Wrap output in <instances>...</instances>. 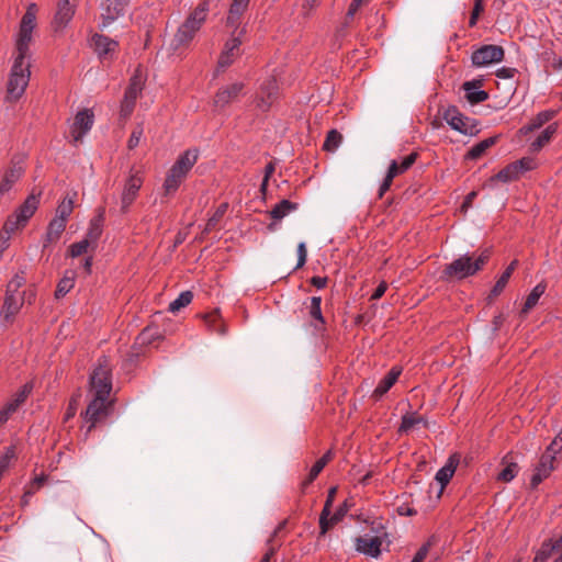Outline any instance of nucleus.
Returning <instances> with one entry per match:
<instances>
[{
	"mask_svg": "<svg viewBox=\"0 0 562 562\" xmlns=\"http://www.w3.org/2000/svg\"><path fill=\"white\" fill-rule=\"evenodd\" d=\"M37 7L30 3L21 19L19 32L15 36V54L8 82L10 99H19L25 91L31 77V50L33 31L36 27Z\"/></svg>",
	"mask_w": 562,
	"mask_h": 562,
	"instance_id": "f257e3e1",
	"label": "nucleus"
},
{
	"mask_svg": "<svg viewBox=\"0 0 562 562\" xmlns=\"http://www.w3.org/2000/svg\"><path fill=\"white\" fill-rule=\"evenodd\" d=\"M90 385L92 398L85 412V419L90 423L89 431L98 422L105 418L112 408V402L109 400L112 391L111 367L105 356L98 359V364L90 375Z\"/></svg>",
	"mask_w": 562,
	"mask_h": 562,
	"instance_id": "f03ea898",
	"label": "nucleus"
},
{
	"mask_svg": "<svg viewBox=\"0 0 562 562\" xmlns=\"http://www.w3.org/2000/svg\"><path fill=\"white\" fill-rule=\"evenodd\" d=\"M490 258V250L484 249L480 254L465 252L446 265L440 273V280L445 282L461 281L475 276L483 269Z\"/></svg>",
	"mask_w": 562,
	"mask_h": 562,
	"instance_id": "7ed1b4c3",
	"label": "nucleus"
},
{
	"mask_svg": "<svg viewBox=\"0 0 562 562\" xmlns=\"http://www.w3.org/2000/svg\"><path fill=\"white\" fill-rule=\"evenodd\" d=\"M209 11V3L206 1L200 3L186 19V21L178 27L177 33L172 40V46L178 49L188 46L194 38L196 32L201 29L206 19Z\"/></svg>",
	"mask_w": 562,
	"mask_h": 562,
	"instance_id": "20e7f679",
	"label": "nucleus"
},
{
	"mask_svg": "<svg viewBox=\"0 0 562 562\" xmlns=\"http://www.w3.org/2000/svg\"><path fill=\"white\" fill-rule=\"evenodd\" d=\"M443 120L452 130L467 136H475L481 131L476 119L465 116L454 105H450L445 110Z\"/></svg>",
	"mask_w": 562,
	"mask_h": 562,
	"instance_id": "39448f33",
	"label": "nucleus"
},
{
	"mask_svg": "<svg viewBox=\"0 0 562 562\" xmlns=\"http://www.w3.org/2000/svg\"><path fill=\"white\" fill-rule=\"evenodd\" d=\"M387 537L386 531L382 526L376 529L375 536L363 535L355 540V548L359 553L370 558L378 559L381 555V548Z\"/></svg>",
	"mask_w": 562,
	"mask_h": 562,
	"instance_id": "423d86ee",
	"label": "nucleus"
},
{
	"mask_svg": "<svg viewBox=\"0 0 562 562\" xmlns=\"http://www.w3.org/2000/svg\"><path fill=\"white\" fill-rule=\"evenodd\" d=\"M505 50L498 45H483L475 49L471 55V61L474 67L481 68L492 64L503 61Z\"/></svg>",
	"mask_w": 562,
	"mask_h": 562,
	"instance_id": "0eeeda50",
	"label": "nucleus"
},
{
	"mask_svg": "<svg viewBox=\"0 0 562 562\" xmlns=\"http://www.w3.org/2000/svg\"><path fill=\"white\" fill-rule=\"evenodd\" d=\"M143 186V178L138 171L131 173L126 179L121 193V213L128 212L130 206L136 200L138 192Z\"/></svg>",
	"mask_w": 562,
	"mask_h": 562,
	"instance_id": "6e6552de",
	"label": "nucleus"
},
{
	"mask_svg": "<svg viewBox=\"0 0 562 562\" xmlns=\"http://www.w3.org/2000/svg\"><path fill=\"white\" fill-rule=\"evenodd\" d=\"M94 123V114L91 110L85 109L79 111L72 122L70 127V135L72 137V142L77 144L82 139V137L92 128Z\"/></svg>",
	"mask_w": 562,
	"mask_h": 562,
	"instance_id": "1a4fd4ad",
	"label": "nucleus"
},
{
	"mask_svg": "<svg viewBox=\"0 0 562 562\" xmlns=\"http://www.w3.org/2000/svg\"><path fill=\"white\" fill-rule=\"evenodd\" d=\"M240 45L241 40L239 36H232L226 41L217 61L215 76H217L221 71H224L234 63L237 57L240 56Z\"/></svg>",
	"mask_w": 562,
	"mask_h": 562,
	"instance_id": "9d476101",
	"label": "nucleus"
},
{
	"mask_svg": "<svg viewBox=\"0 0 562 562\" xmlns=\"http://www.w3.org/2000/svg\"><path fill=\"white\" fill-rule=\"evenodd\" d=\"M244 88L245 85L241 81H236L220 88L214 97V105L217 109L226 108L228 104L238 99V97L243 93Z\"/></svg>",
	"mask_w": 562,
	"mask_h": 562,
	"instance_id": "9b49d317",
	"label": "nucleus"
},
{
	"mask_svg": "<svg viewBox=\"0 0 562 562\" xmlns=\"http://www.w3.org/2000/svg\"><path fill=\"white\" fill-rule=\"evenodd\" d=\"M76 11V0H59L54 19L56 31L65 29L71 21Z\"/></svg>",
	"mask_w": 562,
	"mask_h": 562,
	"instance_id": "f8f14e48",
	"label": "nucleus"
},
{
	"mask_svg": "<svg viewBox=\"0 0 562 562\" xmlns=\"http://www.w3.org/2000/svg\"><path fill=\"white\" fill-rule=\"evenodd\" d=\"M554 461L548 456H541L539 462L535 467L533 474L530 479V485L536 488L543 480L548 479L554 470Z\"/></svg>",
	"mask_w": 562,
	"mask_h": 562,
	"instance_id": "ddd939ff",
	"label": "nucleus"
},
{
	"mask_svg": "<svg viewBox=\"0 0 562 562\" xmlns=\"http://www.w3.org/2000/svg\"><path fill=\"white\" fill-rule=\"evenodd\" d=\"M481 87H482L481 79L465 81L462 85V89L465 93V99L471 104H477V103L484 102L488 99V93L485 90H482Z\"/></svg>",
	"mask_w": 562,
	"mask_h": 562,
	"instance_id": "4468645a",
	"label": "nucleus"
},
{
	"mask_svg": "<svg viewBox=\"0 0 562 562\" xmlns=\"http://www.w3.org/2000/svg\"><path fill=\"white\" fill-rule=\"evenodd\" d=\"M278 86L274 79H269L261 86L260 94L257 98V106L261 111H267L276 100Z\"/></svg>",
	"mask_w": 562,
	"mask_h": 562,
	"instance_id": "2eb2a0df",
	"label": "nucleus"
},
{
	"mask_svg": "<svg viewBox=\"0 0 562 562\" xmlns=\"http://www.w3.org/2000/svg\"><path fill=\"white\" fill-rule=\"evenodd\" d=\"M562 549V535L557 539L546 540L537 551L533 562H547Z\"/></svg>",
	"mask_w": 562,
	"mask_h": 562,
	"instance_id": "dca6fc26",
	"label": "nucleus"
},
{
	"mask_svg": "<svg viewBox=\"0 0 562 562\" xmlns=\"http://www.w3.org/2000/svg\"><path fill=\"white\" fill-rule=\"evenodd\" d=\"M105 220V210L103 207H99L97 214L91 218L89 228L87 232L86 239H89L91 244H95L98 239L101 237L103 232V224Z\"/></svg>",
	"mask_w": 562,
	"mask_h": 562,
	"instance_id": "f3484780",
	"label": "nucleus"
},
{
	"mask_svg": "<svg viewBox=\"0 0 562 562\" xmlns=\"http://www.w3.org/2000/svg\"><path fill=\"white\" fill-rule=\"evenodd\" d=\"M92 44L100 57L112 54L119 45L116 41L101 34H94L92 36Z\"/></svg>",
	"mask_w": 562,
	"mask_h": 562,
	"instance_id": "a211bd4d",
	"label": "nucleus"
},
{
	"mask_svg": "<svg viewBox=\"0 0 562 562\" xmlns=\"http://www.w3.org/2000/svg\"><path fill=\"white\" fill-rule=\"evenodd\" d=\"M518 265V260H513L509 266L504 270V272L501 274V277L497 279L496 283L492 288L487 299L488 301H492L494 297L498 296L503 290L506 288L514 270L516 269Z\"/></svg>",
	"mask_w": 562,
	"mask_h": 562,
	"instance_id": "6ab92c4d",
	"label": "nucleus"
},
{
	"mask_svg": "<svg viewBox=\"0 0 562 562\" xmlns=\"http://www.w3.org/2000/svg\"><path fill=\"white\" fill-rule=\"evenodd\" d=\"M401 373L402 369L400 367H393L389 373L379 382L373 392V395L375 397L383 396L394 385Z\"/></svg>",
	"mask_w": 562,
	"mask_h": 562,
	"instance_id": "aec40b11",
	"label": "nucleus"
},
{
	"mask_svg": "<svg viewBox=\"0 0 562 562\" xmlns=\"http://www.w3.org/2000/svg\"><path fill=\"white\" fill-rule=\"evenodd\" d=\"M198 160V151L188 149L183 154H181L176 162L172 165V167L179 171L183 176H187L191 168L194 166V164Z\"/></svg>",
	"mask_w": 562,
	"mask_h": 562,
	"instance_id": "412c9836",
	"label": "nucleus"
},
{
	"mask_svg": "<svg viewBox=\"0 0 562 562\" xmlns=\"http://www.w3.org/2000/svg\"><path fill=\"white\" fill-rule=\"evenodd\" d=\"M250 0H233L226 23L229 26L237 27L239 18L247 10Z\"/></svg>",
	"mask_w": 562,
	"mask_h": 562,
	"instance_id": "4be33fe9",
	"label": "nucleus"
},
{
	"mask_svg": "<svg viewBox=\"0 0 562 562\" xmlns=\"http://www.w3.org/2000/svg\"><path fill=\"white\" fill-rule=\"evenodd\" d=\"M144 81L145 80L140 71L137 70L130 79V83L125 90L124 98L136 101L143 91Z\"/></svg>",
	"mask_w": 562,
	"mask_h": 562,
	"instance_id": "5701e85b",
	"label": "nucleus"
},
{
	"mask_svg": "<svg viewBox=\"0 0 562 562\" xmlns=\"http://www.w3.org/2000/svg\"><path fill=\"white\" fill-rule=\"evenodd\" d=\"M37 206L38 198L31 194L15 212L16 216L20 217V222L26 223L37 210Z\"/></svg>",
	"mask_w": 562,
	"mask_h": 562,
	"instance_id": "b1692460",
	"label": "nucleus"
},
{
	"mask_svg": "<svg viewBox=\"0 0 562 562\" xmlns=\"http://www.w3.org/2000/svg\"><path fill=\"white\" fill-rule=\"evenodd\" d=\"M419 425L426 426V420L417 413H408L402 417V423L398 428L400 434H408Z\"/></svg>",
	"mask_w": 562,
	"mask_h": 562,
	"instance_id": "393cba45",
	"label": "nucleus"
},
{
	"mask_svg": "<svg viewBox=\"0 0 562 562\" xmlns=\"http://www.w3.org/2000/svg\"><path fill=\"white\" fill-rule=\"evenodd\" d=\"M23 168L19 165H14L10 168L3 176V179L0 183V194H5L12 186L18 181V179L22 176Z\"/></svg>",
	"mask_w": 562,
	"mask_h": 562,
	"instance_id": "a878e982",
	"label": "nucleus"
},
{
	"mask_svg": "<svg viewBox=\"0 0 562 562\" xmlns=\"http://www.w3.org/2000/svg\"><path fill=\"white\" fill-rule=\"evenodd\" d=\"M184 178L181 171L171 167L164 182L165 193L167 195L175 193Z\"/></svg>",
	"mask_w": 562,
	"mask_h": 562,
	"instance_id": "bb28decb",
	"label": "nucleus"
},
{
	"mask_svg": "<svg viewBox=\"0 0 562 562\" xmlns=\"http://www.w3.org/2000/svg\"><path fill=\"white\" fill-rule=\"evenodd\" d=\"M65 228L66 223L63 222V220H57L54 217L48 224L44 247H46L48 244L57 241Z\"/></svg>",
	"mask_w": 562,
	"mask_h": 562,
	"instance_id": "cd10ccee",
	"label": "nucleus"
},
{
	"mask_svg": "<svg viewBox=\"0 0 562 562\" xmlns=\"http://www.w3.org/2000/svg\"><path fill=\"white\" fill-rule=\"evenodd\" d=\"M458 462L453 460V458H450L448 462L437 471L436 473V481L441 485L443 488L451 477L453 476L456 469H457Z\"/></svg>",
	"mask_w": 562,
	"mask_h": 562,
	"instance_id": "c85d7f7f",
	"label": "nucleus"
},
{
	"mask_svg": "<svg viewBox=\"0 0 562 562\" xmlns=\"http://www.w3.org/2000/svg\"><path fill=\"white\" fill-rule=\"evenodd\" d=\"M544 291H546V284L544 283H538L531 290V292L528 294V296L526 297L525 303H524V305L521 307V312L522 313H528L532 307H535L538 304L539 299L544 293Z\"/></svg>",
	"mask_w": 562,
	"mask_h": 562,
	"instance_id": "c756f323",
	"label": "nucleus"
},
{
	"mask_svg": "<svg viewBox=\"0 0 562 562\" xmlns=\"http://www.w3.org/2000/svg\"><path fill=\"white\" fill-rule=\"evenodd\" d=\"M496 139L497 137L493 136L481 140L480 143L471 147V149L467 153L465 157L471 160L480 158L486 151V149H488L496 143Z\"/></svg>",
	"mask_w": 562,
	"mask_h": 562,
	"instance_id": "7c9ffc66",
	"label": "nucleus"
},
{
	"mask_svg": "<svg viewBox=\"0 0 562 562\" xmlns=\"http://www.w3.org/2000/svg\"><path fill=\"white\" fill-rule=\"evenodd\" d=\"M296 204L289 200H282L270 211V215L273 220L280 221L292 211L296 210Z\"/></svg>",
	"mask_w": 562,
	"mask_h": 562,
	"instance_id": "2f4dec72",
	"label": "nucleus"
},
{
	"mask_svg": "<svg viewBox=\"0 0 562 562\" xmlns=\"http://www.w3.org/2000/svg\"><path fill=\"white\" fill-rule=\"evenodd\" d=\"M555 113L557 112L553 110H546V111L539 112L537 114V116L530 122V124L528 126H525L521 131L527 133V132L540 128L543 124H546L547 122L552 120L554 117Z\"/></svg>",
	"mask_w": 562,
	"mask_h": 562,
	"instance_id": "473e14b6",
	"label": "nucleus"
},
{
	"mask_svg": "<svg viewBox=\"0 0 562 562\" xmlns=\"http://www.w3.org/2000/svg\"><path fill=\"white\" fill-rule=\"evenodd\" d=\"M557 124H550L548 125L541 134L532 142L531 149L533 151L540 150L549 140L552 138V136L557 132Z\"/></svg>",
	"mask_w": 562,
	"mask_h": 562,
	"instance_id": "72a5a7b5",
	"label": "nucleus"
},
{
	"mask_svg": "<svg viewBox=\"0 0 562 562\" xmlns=\"http://www.w3.org/2000/svg\"><path fill=\"white\" fill-rule=\"evenodd\" d=\"M21 304L22 303L19 293H7L3 305L4 316H14L16 313H19Z\"/></svg>",
	"mask_w": 562,
	"mask_h": 562,
	"instance_id": "f704fd0d",
	"label": "nucleus"
},
{
	"mask_svg": "<svg viewBox=\"0 0 562 562\" xmlns=\"http://www.w3.org/2000/svg\"><path fill=\"white\" fill-rule=\"evenodd\" d=\"M193 293L191 291H183L179 294V296L169 303L168 312L177 313L180 312L181 308L186 307L192 302Z\"/></svg>",
	"mask_w": 562,
	"mask_h": 562,
	"instance_id": "c9c22d12",
	"label": "nucleus"
},
{
	"mask_svg": "<svg viewBox=\"0 0 562 562\" xmlns=\"http://www.w3.org/2000/svg\"><path fill=\"white\" fill-rule=\"evenodd\" d=\"M517 168L514 162L507 165L505 168L499 170L492 180H498L504 183L512 182L514 180H517L519 178V175L517 172Z\"/></svg>",
	"mask_w": 562,
	"mask_h": 562,
	"instance_id": "e433bc0d",
	"label": "nucleus"
},
{
	"mask_svg": "<svg viewBox=\"0 0 562 562\" xmlns=\"http://www.w3.org/2000/svg\"><path fill=\"white\" fill-rule=\"evenodd\" d=\"M331 457H333V452H331V450H328L322 458H319L314 463V465L310 470L306 483H311L317 477V475L322 472V470L330 461Z\"/></svg>",
	"mask_w": 562,
	"mask_h": 562,
	"instance_id": "4c0bfd02",
	"label": "nucleus"
},
{
	"mask_svg": "<svg viewBox=\"0 0 562 562\" xmlns=\"http://www.w3.org/2000/svg\"><path fill=\"white\" fill-rule=\"evenodd\" d=\"M74 198H65L56 210L55 218L63 220V222L67 223V220L74 210Z\"/></svg>",
	"mask_w": 562,
	"mask_h": 562,
	"instance_id": "58836bf2",
	"label": "nucleus"
},
{
	"mask_svg": "<svg viewBox=\"0 0 562 562\" xmlns=\"http://www.w3.org/2000/svg\"><path fill=\"white\" fill-rule=\"evenodd\" d=\"M228 209V204L227 203H222L217 209L216 211L214 212V214L209 218L206 225H205V228H204V232L205 233H210L212 232L216 225L218 224V222L222 220V217L224 216V214L226 213Z\"/></svg>",
	"mask_w": 562,
	"mask_h": 562,
	"instance_id": "ea45409f",
	"label": "nucleus"
},
{
	"mask_svg": "<svg viewBox=\"0 0 562 562\" xmlns=\"http://www.w3.org/2000/svg\"><path fill=\"white\" fill-rule=\"evenodd\" d=\"M341 139V134L336 130H331L326 136L323 148L327 151H335L339 147Z\"/></svg>",
	"mask_w": 562,
	"mask_h": 562,
	"instance_id": "a19ab883",
	"label": "nucleus"
},
{
	"mask_svg": "<svg viewBox=\"0 0 562 562\" xmlns=\"http://www.w3.org/2000/svg\"><path fill=\"white\" fill-rule=\"evenodd\" d=\"M122 8H117L115 5L114 8H111L108 5L102 13V27H108L110 24H112L120 15H122Z\"/></svg>",
	"mask_w": 562,
	"mask_h": 562,
	"instance_id": "79ce46f5",
	"label": "nucleus"
},
{
	"mask_svg": "<svg viewBox=\"0 0 562 562\" xmlns=\"http://www.w3.org/2000/svg\"><path fill=\"white\" fill-rule=\"evenodd\" d=\"M330 507L331 506H329V502H325L324 508L319 517V528L322 535H325L329 530V528L335 525L331 524L329 518Z\"/></svg>",
	"mask_w": 562,
	"mask_h": 562,
	"instance_id": "37998d69",
	"label": "nucleus"
},
{
	"mask_svg": "<svg viewBox=\"0 0 562 562\" xmlns=\"http://www.w3.org/2000/svg\"><path fill=\"white\" fill-rule=\"evenodd\" d=\"M518 464L515 462H509L506 467L499 472L498 480L504 482H510L518 474Z\"/></svg>",
	"mask_w": 562,
	"mask_h": 562,
	"instance_id": "c03bdc74",
	"label": "nucleus"
},
{
	"mask_svg": "<svg viewBox=\"0 0 562 562\" xmlns=\"http://www.w3.org/2000/svg\"><path fill=\"white\" fill-rule=\"evenodd\" d=\"M75 285V279L72 277H64L57 284L55 292L56 297L65 296Z\"/></svg>",
	"mask_w": 562,
	"mask_h": 562,
	"instance_id": "a18cd8bd",
	"label": "nucleus"
},
{
	"mask_svg": "<svg viewBox=\"0 0 562 562\" xmlns=\"http://www.w3.org/2000/svg\"><path fill=\"white\" fill-rule=\"evenodd\" d=\"M32 391L33 383L27 382L20 389V391L13 396L11 401L15 404V406L20 407V405H22L26 401L27 396L32 393Z\"/></svg>",
	"mask_w": 562,
	"mask_h": 562,
	"instance_id": "49530a36",
	"label": "nucleus"
},
{
	"mask_svg": "<svg viewBox=\"0 0 562 562\" xmlns=\"http://www.w3.org/2000/svg\"><path fill=\"white\" fill-rule=\"evenodd\" d=\"M562 451V437H557L541 456H548L555 462L557 456Z\"/></svg>",
	"mask_w": 562,
	"mask_h": 562,
	"instance_id": "de8ad7c7",
	"label": "nucleus"
},
{
	"mask_svg": "<svg viewBox=\"0 0 562 562\" xmlns=\"http://www.w3.org/2000/svg\"><path fill=\"white\" fill-rule=\"evenodd\" d=\"M562 451V437H557L541 456H548L555 462L557 456Z\"/></svg>",
	"mask_w": 562,
	"mask_h": 562,
	"instance_id": "09e8293b",
	"label": "nucleus"
},
{
	"mask_svg": "<svg viewBox=\"0 0 562 562\" xmlns=\"http://www.w3.org/2000/svg\"><path fill=\"white\" fill-rule=\"evenodd\" d=\"M24 222H20V217L14 214L13 216L9 217L7 222L3 225V228L1 232L12 235L18 228L21 226H24Z\"/></svg>",
	"mask_w": 562,
	"mask_h": 562,
	"instance_id": "8fccbe9b",
	"label": "nucleus"
},
{
	"mask_svg": "<svg viewBox=\"0 0 562 562\" xmlns=\"http://www.w3.org/2000/svg\"><path fill=\"white\" fill-rule=\"evenodd\" d=\"M15 452L12 446L7 447L3 452H0V477L3 471L9 467L10 461L14 458Z\"/></svg>",
	"mask_w": 562,
	"mask_h": 562,
	"instance_id": "3c124183",
	"label": "nucleus"
},
{
	"mask_svg": "<svg viewBox=\"0 0 562 562\" xmlns=\"http://www.w3.org/2000/svg\"><path fill=\"white\" fill-rule=\"evenodd\" d=\"M90 245L91 243L89 241V239L86 238L78 243L72 244L69 248L70 256L74 258L81 256L82 254L87 252L88 247Z\"/></svg>",
	"mask_w": 562,
	"mask_h": 562,
	"instance_id": "603ef678",
	"label": "nucleus"
},
{
	"mask_svg": "<svg viewBox=\"0 0 562 562\" xmlns=\"http://www.w3.org/2000/svg\"><path fill=\"white\" fill-rule=\"evenodd\" d=\"M514 164H515L516 168L518 169L517 172L519 176L526 171L532 170L536 166L535 160L530 157H524L517 161H514Z\"/></svg>",
	"mask_w": 562,
	"mask_h": 562,
	"instance_id": "864d4df0",
	"label": "nucleus"
},
{
	"mask_svg": "<svg viewBox=\"0 0 562 562\" xmlns=\"http://www.w3.org/2000/svg\"><path fill=\"white\" fill-rule=\"evenodd\" d=\"M203 319H204L205 326L207 327L209 330H215L220 335H223L225 333L226 328L223 323V318L207 317V318H203Z\"/></svg>",
	"mask_w": 562,
	"mask_h": 562,
	"instance_id": "5fc2aeb1",
	"label": "nucleus"
},
{
	"mask_svg": "<svg viewBox=\"0 0 562 562\" xmlns=\"http://www.w3.org/2000/svg\"><path fill=\"white\" fill-rule=\"evenodd\" d=\"M19 407L12 401H9L0 411V426L9 420L11 415L16 412Z\"/></svg>",
	"mask_w": 562,
	"mask_h": 562,
	"instance_id": "6e6d98bb",
	"label": "nucleus"
},
{
	"mask_svg": "<svg viewBox=\"0 0 562 562\" xmlns=\"http://www.w3.org/2000/svg\"><path fill=\"white\" fill-rule=\"evenodd\" d=\"M143 133H144V130H143L142 124H138L137 126H135V128L133 130V132L130 136L128 143H127V146L130 149H134L135 147L138 146L140 138L143 136Z\"/></svg>",
	"mask_w": 562,
	"mask_h": 562,
	"instance_id": "4d7b16f0",
	"label": "nucleus"
},
{
	"mask_svg": "<svg viewBox=\"0 0 562 562\" xmlns=\"http://www.w3.org/2000/svg\"><path fill=\"white\" fill-rule=\"evenodd\" d=\"M136 101L123 98L120 109V115L122 119H127L133 113Z\"/></svg>",
	"mask_w": 562,
	"mask_h": 562,
	"instance_id": "13d9d810",
	"label": "nucleus"
},
{
	"mask_svg": "<svg viewBox=\"0 0 562 562\" xmlns=\"http://www.w3.org/2000/svg\"><path fill=\"white\" fill-rule=\"evenodd\" d=\"M25 284V278L23 274H15L8 283L7 293H18V290Z\"/></svg>",
	"mask_w": 562,
	"mask_h": 562,
	"instance_id": "bf43d9fd",
	"label": "nucleus"
},
{
	"mask_svg": "<svg viewBox=\"0 0 562 562\" xmlns=\"http://www.w3.org/2000/svg\"><path fill=\"white\" fill-rule=\"evenodd\" d=\"M483 9H484L483 0H474V7L472 10V14L470 16V21H469V25L471 27L476 25L477 19L480 16L481 12L483 11Z\"/></svg>",
	"mask_w": 562,
	"mask_h": 562,
	"instance_id": "052dcab7",
	"label": "nucleus"
},
{
	"mask_svg": "<svg viewBox=\"0 0 562 562\" xmlns=\"http://www.w3.org/2000/svg\"><path fill=\"white\" fill-rule=\"evenodd\" d=\"M349 510V505L347 502H344L337 509L336 512L330 516V521L331 524H337L345 516L346 514L348 513Z\"/></svg>",
	"mask_w": 562,
	"mask_h": 562,
	"instance_id": "680f3d73",
	"label": "nucleus"
},
{
	"mask_svg": "<svg viewBox=\"0 0 562 562\" xmlns=\"http://www.w3.org/2000/svg\"><path fill=\"white\" fill-rule=\"evenodd\" d=\"M306 258H307L306 245H305L304 241H301L297 245V263H296V268L303 267L305 265V262H306Z\"/></svg>",
	"mask_w": 562,
	"mask_h": 562,
	"instance_id": "e2e57ef3",
	"label": "nucleus"
},
{
	"mask_svg": "<svg viewBox=\"0 0 562 562\" xmlns=\"http://www.w3.org/2000/svg\"><path fill=\"white\" fill-rule=\"evenodd\" d=\"M151 328H145L137 337V341L140 345L150 344L155 339Z\"/></svg>",
	"mask_w": 562,
	"mask_h": 562,
	"instance_id": "0e129e2a",
	"label": "nucleus"
},
{
	"mask_svg": "<svg viewBox=\"0 0 562 562\" xmlns=\"http://www.w3.org/2000/svg\"><path fill=\"white\" fill-rule=\"evenodd\" d=\"M321 297L313 296L311 299V305H310V316H323L322 315V308H321Z\"/></svg>",
	"mask_w": 562,
	"mask_h": 562,
	"instance_id": "69168bd1",
	"label": "nucleus"
},
{
	"mask_svg": "<svg viewBox=\"0 0 562 562\" xmlns=\"http://www.w3.org/2000/svg\"><path fill=\"white\" fill-rule=\"evenodd\" d=\"M429 552V543L423 544L415 553L412 562H424Z\"/></svg>",
	"mask_w": 562,
	"mask_h": 562,
	"instance_id": "338daca9",
	"label": "nucleus"
},
{
	"mask_svg": "<svg viewBox=\"0 0 562 562\" xmlns=\"http://www.w3.org/2000/svg\"><path fill=\"white\" fill-rule=\"evenodd\" d=\"M400 173H402L400 170V165L396 160H393L389 166L385 178H387L389 181H393V179Z\"/></svg>",
	"mask_w": 562,
	"mask_h": 562,
	"instance_id": "774afa93",
	"label": "nucleus"
}]
</instances>
